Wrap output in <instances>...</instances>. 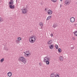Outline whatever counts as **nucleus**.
<instances>
[{"instance_id":"obj_1","label":"nucleus","mask_w":77,"mask_h":77,"mask_svg":"<svg viewBox=\"0 0 77 77\" xmlns=\"http://www.w3.org/2000/svg\"><path fill=\"white\" fill-rule=\"evenodd\" d=\"M18 60L22 62L24 64L27 63V59L23 57H19L18 59Z\"/></svg>"},{"instance_id":"obj_2","label":"nucleus","mask_w":77,"mask_h":77,"mask_svg":"<svg viewBox=\"0 0 77 77\" xmlns=\"http://www.w3.org/2000/svg\"><path fill=\"white\" fill-rule=\"evenodd\" d=\"M36 41V37L32 36L29 37V41L31 44H33Z\"/></svg>"},{"instance_id":"obj_3","label":"nucleus","mask_w":77,"mask_h":77,"mask_svg":"<svg viewBox=\"0 0 77 77\" xmlns=\"http://www.w3.org/2000/svg\"><path fill=\"white\" fill-rule=\"evenodd\" d=\"M50 58H48V57H45L44 58L43 62H45L47 65H49L50 64Z\"/></svg>"},{"instance_id":"obj_4","label":"nucleus","mask_w":77,"mask_h":77,"mask_svg":"<svg viewBox=\"0 0 77 77\" xmlns=\"http://www.w3.org/2000/svg\"><path fill=\"white\" fill-rule=\"evenodd\" d=\"M23 53L25 54V57H29L31 55L30 52L28 51H26V52H24Z\"/></svg>"},{"instance_id":"obj_5","label":"nucleus","mask_w":77,"mask_h":77,"mask_svg":"<svg viewBox=\"0 0 77 77\" xmlns=\"http://www.w3.org/2000/svg\"><path fill=\"white\" fill-rule=\"evenodd\" d=\"M22 11V13L23 14H25L27 12V10L26 8H23L21 10Z\"/></svg>"},{"instance_id":"obj_6","label":"nucleus","mask_w":77,"mask_h":77,"mask_svg":"<svg viewBox=\"0 0 77 77\" xmlns=\"http://www.w3.org/2000/svg\"><path fill=\"white\" fill-rule=\"evenodd\" d=\"M22 39L20 37H18L17 38V40L15 41V42L17 44H19L20 42V41H21Z\"/></svg>"},{"instance_id":"obj_7","label":"nucleus","mask_w":77,"mask_h":77,"mask_svg":"<svg viewBox=\"0 0 77 77\" xmlns=\"http://www.w3.org/2000/svg\"><path fill=\"white\" fill-rule=\"evenodd\" d=\"M64 3L66 5H69L70 4L69 0H65Z\"/></svg>"},{"instance_id":"obj_8","label":"nucleus","mask_w":77,"mask_h":77,"mask_svg":"<svg viewBox=\"0 0 77 77\" xmlns=\"http://www.w3.org/2000/svg\"><path fill=\"white\" fill-rule=\"evenodd\" d=\"M70 20L71 23H74L75 21V18L73 17H72L70 18Z\"/></svg>"},{"instance_id":"obj_9","label":"nucleus","mask_w":77,"mask_h":77,"mask_svg":"<svg viewBox=\"0 0 77 77\" xmlns=\"http://www.w3.org/2000/svg\"><path fill=\"white\" fill-rule=\"evenodd\" d=\"M52 43H53V41H52V40L51 39L49 40L47 42V44L48 45H50V44H51Z\"/></svg>"},{"instance_id":"obj_10","label":"nucleus","mask_w":77,"mask_h":77,"mask_svg":"<svg viewBox=\"0 0 77 77\" xmlns=\"http://www.w3.org/2000/svg\"><path fill=\"white\" fill-rule=\"evenodd\" d=\"M49 48L51 50H52L53 49V48H54V45H50L49 46Z\"/></svg>"},{"instance_id":"obj_11","label":"nucleus","mask_w":77,"mask_h":77,"mask_svg":"<svg viewBox=\"0 0 77 77\" xmlns=\"http://www.w3.org/2000/svg\"><path fill=\"white\" fill-rule=\"evenodd\" d=\"M7 75L8 77H11V76H12V72H9L7 73Z\"/></svg>"},{"instance_id":"obj_12","label":"nucleus","mask_w":77,"mask_h":77,"mask_svg":"<svg viewBox=\"0 0 77 77\" xmlns=\"http://www.w3.org/2000/svg\"><path fill=\"white\" fill-rule=\"evenodd\" d=\"M48 14H49V15H51L53 14V11L51 10H49L48 11Z\"/></svg>"},{"instance_id":"obj_13","label":"nucleus","mask_w":77,"mask_h":77,"mask_svg":"<svg viewBox=\"0 0 77 77\" xmlns=\"http://www.w3.org/2000/svg\"><path fill=\"white\" fill-rule=\"evenodd\" d=\"M9 5H14V1L12 0L11 2H10L9 3Z\"/></svg>"},{"instance_id":"obj_14","label":"nucleus","mask_w":77,"mask_h":77,"mask_svg":"<svg viewBox=\"0 0 77 77\" xmlns=\"http://www.w3.org/2000/svg\"><path fill=\"white\" fill-rule=\"evenodd\" d=\"M50 77H55V74L54 73H51L50 75Z\"/></svg>"},{"instance_id":"obj_15","label":"nucleus","mask_w":77,"mask_h":77,"mask_svg":"<svg viewBox=\"0 0 77 77\" xmlns=\"http://www.w3.org/2000/svg\"><path fill=\"white\" fill-rule=\"evenodd\" d=\"M10 8H11V9H14L15 8V5H13V6L12 5H11L9 6Z\"/></svg>"},{"instance_id":"obj_16","label":"nucleus","mask_w":77,"mask_h":77,"mask_svg":"<svg viewBox=\"0 0 77 77\" xmlns=\"http://www.w3.org/2000/svg\"><path fill=\"white\" fill-rule=\"evenodd\" d=\"M59 59L60 61H63V58L62 56L60 57Z\"/></svg>"},{"instance_id":"obj_17","label":"nucleus","mask_w":77,"mask_h":77,"mask_svg":"<svg viewBox=\"0 0 77 77\" xmlns=\"http://www.w3.org/2000/svg\"><path fill=\"white\" fill-rule=\"evenodd\" d=\"M73 33L76 36H77V31H75L73 32Z\"/></svg>"},{"instance_id":"obj_18","label":"nucleus","mask_w":77,"mask_h":77,"mask_svg":"<svg viewBox=\"0 0 77 77\" xmlns=\"http://www.w3.org/2000/svg\"><path fill=\"white\" fill-rule=\"evenodd\" d=\"M51 18V16H49L47 19V20H49Z\"/></svg>"},{"instance_id":"obj_19","label":"nucleus","mask_w":77,"mask_h":77,"mask_svg":"<svg viewBox=\"0 0 77 77\" xmlns=\"http://www.w3.org/2000/svg\"><path fill=\"white\" fill-rule=\"evenodd\" d=\"M39 25L40 26H41V27H42V26H43L44 24H43V23H42L40 22L39 23Z\"/></svg>"},{"instance_id":"obj_20","label":"nucleus","mask_w":77,"mask_h":77,"mask_svg":"<svg viewBox=\"0 0 77 77\" xmlns=\"http://www.w3.org/2000/svg\"><path fill=\"white\" fill-rule=\"evenodd\" d=\"M4 60H5V58H2L0 60V62L2 63L3 62V61H4Z\"/></svg>"},{"instance_id":"obj_21","label":"nucleus","mask_w":77,"mask_h":77,"mask_svg":"<svg viewBox=\"0 0 77 77\" xmlns=\"http://www.w3.org/2000/svg\"><path fill=\"white\" fill-rule=\"evenodd\" d=\"M55 47L56 49H57V50L58 49V48H59V47L58 46V45H55Z\"/></svg>"},{"instance_id":"obj_22","label":"nucleus","mask_w":77,"mask_h":77,"mask_svg":"<svg viewBox=\"0 0 77 77\" xmlns=\"http://www.w3.org/2000/svg\"><path fill=\"white\" fill-rule=\"evenodd\" d=\"M58 51L59 53H61V52H62V50H61V49L59 48L58 49Z\"/></svg>"},{"instance_id":"obj_23","label":"nucleus","mask_w":77,"mask_h":77,"mask_svg":"<svg viewBox=\"0 0 77 77\" xmlns=\"http://www.w3.org/2000/svg\"><path fill=\"white\" fill-rule=\"evenodd\" d=\"M53 28H54V29H55L56 27V25L55 24H54L53 26Z\"/></svg>"},{"instance_id":"obj_24","label":"nucleus","mask_w":77,"mask_h":77,"mask_svg":"<svg viewBox=\"0 0 77 77\" xmlns=\"http://www.w3.org/2000/svg\"><path fill=\"white\" fill-rule=\"evenodd\" d=\"M55 77H60V76H59V75L57 74L55 75Z\"/></svg>"},{"instance_id":"obj_25","label":"nucleus","mask_w":77,"mask_h":77,"mask_svg":"<svg viewBox=\"0 0 77 77\" xmlns=\"http://www.w3.org/2000/svg\"><path fill=\"white\" fill-rule=\"evenodd\" d=\"M3 21V19H2V18L0 17V23H1V22H2Z\"/></svg>"},{"instance_id":"obj_26","label":"nucleus","mask_w":77,"mask_h":77,"mask_svg":"<svg viewBox=\"0 0 77 77\" xmlns=\"http://www.w3.org/2000/svg\"><path fill=\"white\" fill-rule=\"evenodd\" d=\"M51 2H54V3H55L56 2V1L57 0H51Z\"/></svg>"},{"instance_id":"obj_27","label":"nucleus","mask_w":77,"mask_h":77,"mask_svg":"<svg viewBox=\"0 0 77 77\" xmlns=\"http://www.w3.org/2000/svg\"><path fill=\"white\" fill-rule=\"evenodd\" d=\"M39 65L40 66H42V63L41 62H40L39 63Z\"/></svg>"},{"instance_id":"obj_28","label":"nucleus","mask_w":77,"mask_h":77,"mask_svg":"<svg viewBox=\"0 0 77 77\" xmlns=\"http://www.w3.org/2000/svg\"><path fill=\"white\" fill-rule=\"evenodd\" d=\"M50 35L51 37H53V34L52 33H51Z\"/></svg>"},{"instance_id":"obj_29","label":"nucleus","mask_w":77,"mask_h":77,"mask_svg":"<svg viewBox=\"0 0 77 77\" xmlns=\"http://www.w3.org/2000/svg\"><path fill=\"white\" fill-rule=\"evenodd\" d=\"M72 39L74 40H75V37H73L72 38Z\"/></svg>"},{"instance_id":"obj_30","label":"nucleus","mask_w":77,"mask_h":77,"mask_svg":"<svg viewBox=\"0 0 77 77\" xmlns=\"http://www.w3.org/2000/svg\"><path fill=\"white\" fill-rule=\"evenodd\" d=\"M74 25L75 26H77V23H75V24H74Z\"/></svg>"},{"instance_id":"obj_31","label":"nucleus","mask_w":77,"mask_h":77,"mask_svg":"<svg viewBox=\"0 0 77 77\" xmlns=\"http://www.w3.org/2000/svg\"><path fill=\"white\" fill-rule=\"evenodd\" d=\"M45 11L46 12H47V9H45Z\"/></svg>"},{"instance_id":"obj_32","label":"nucleus","mask_w":77,"mask_h":77,"mask_svg":"<svg viewBox=\"0 0 77 77\" xmlns=\"http://www.w3.org/2000/svg\"><path fill=\"white\" fill-rule=\"evenodd\" d=\"M61 6H62V4H61L60 5V8H61Z\"/></svg>"},{"instance_id":"obj_33","label":"nucleus","mask_w":77,"mask_h":77,"mask_svg":"<svg viewBox=\"0 0 77 77\" xmlns=\"http://www.w3.org/2000/svg\"><path fill=\"white\" fill-rule=\"evenodd\" d=\"M41 29H43L42 26H41Z\"/></svg>"},{"instance_id":"obj_34","label":"nucleus","mask_w":77,"mask_h":77,"mask_svg":"<svg viewBox=\"0 0 77 77\" xmlns=\"http://www.w3.org/2000/svg\"><path fill=\"white\" fill-rule=\"evenodd\" d=\"M60 2H62V0H60Z\"/></svg>"},{"instance_id":"obj_35","label":"nucleus","mask_w":77,"mask_h":77,"mask_svg":"<svg viewBox=\"0 0 77 77\" xmlns=\"http://www.w3.org/2000/svg\"><path fill=\"white\" fill-rule=\"evenodd\" d=\"M1 3V0H0V3Z\"/></svg>"},{"instance_id":"obj_36","label":"nucleus","mask_w":77,"mask_h":77,"mask_svg":"<svg viewBox=\"0 0 77 77\" xmlns=\"http://www.w3.org/2000/svg\"><path fill=\"white\" fill-rule=\"evenodd\" d=\"M11 0V1H12V0Z\"/></svg>"}]
</instances>
